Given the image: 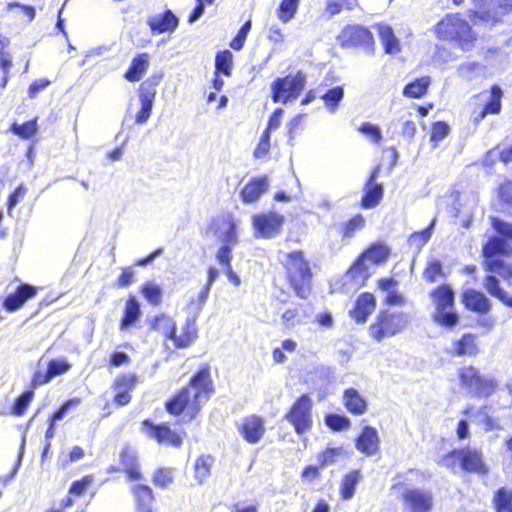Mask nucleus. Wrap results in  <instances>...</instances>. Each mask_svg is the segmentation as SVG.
<instances>
[{"instance_id": "50", "label": "nucleus", "mask_w": 512, "mask_h": 512, "mask_svg": "<svg viewBox=\"0 0 512 512\" xmlns=\"http://www.w3.org/2000/svg\"><path fill=\"white\" fill-rule=\"evenodd\" d=\"M217 262L223 267L225 274L227 275L229 281L235 286L240 285L239 276L233 271L232 268V259L233 256H229V251L227 249H222L219 253L215 255Z\"/></svg>"}, {"instance_id": "44", "label": "nucleus", "mask_w": 512, "mask_h": 512, "mask_svg": "<svg viewBox=\"0 0 512 512\" xmlns=\"http://www.w3.org/2000/svg\"><path fill=\"white\" fill-rule=\"evenodd\" d=\"M365 260H369L373 264L379 265L385 263L390 256L389 247L380 242L371 244L363 253L360 254Z\"/></svg>"}, {"instance_id": "16", "label": "nucleus", "mask_w": 512, "mask_h": 512, "mask_svg": "<svg viewBox=\"0 0 512 512\" xmlns=\"http://www.w3.org/2000/svg\"><path fill=\"white\" fill-rule=\"evenodd\" d=\"M138 383L135 373H120L112 382V389L115 392L112 402L118 407L127 406L131 400V393Z\"/></svg>"}, {"instance_id": "1", "label": "nucleus", "mask_w": 512, "mask_h": 512, "mask_svg": "<svg viewBox=\"0 0 512 512\" xmlns=\"http://www.w3.org/2000/svg\"><path fill=\"white\" fill-rule=\"evenodd\" d=\"M490 225L496 234L489 236L481 247L482 267L488 273L483 279V287L489 295L512 308V295L501 288L497 278L499 276L508 283L512 280V263L507 261L512 256V223L491 216Z\"/></svg>"}, {"instance_id": "18", "label": "nucleus", "mask_w": 512, "mask_h": 512, "mask_svg": "<svg viewBox=\"0 0 512 512\" xmlns=\"http://www.w3.org/2000/svg\"><path fill=\"white\" fill-rule=\"evenodd\" d=\"M119 463L121 468H114V471H122L130 481H140L143 479L138 453L130 444L122 446L119 452Z\"/></svg>"}, {"instance_id": "46", "label": "nucleus", "mask_w": 512, "mask_h": 512, "mask_svg": "<svg viewBox=\"0 0 512 512\" xmlns=\"http://www.w3.org/2000/svg\"><path fill=\"white\" fill-rule=\"evenodd\" d=\"M175 479V469L167 466L156 468L152 475V483L160 489H166L173 484Z\"/></svg>"}, {"instance_id": "34", "label": "nucleus", "mask_w": 512, "mask_h": 512, "mask_svg": "<svg viewBox=\"0 0 512 512\" xmlns=\"http://www.w3.org/2000/svg\"><path fill=\"white\" fill-rule=\"evenodd\" d=\"M10 40L8 37L0 33V70L2 78L0 81V89H4L10 80V70L13 66V57L9 51Z\"/></svg>"}, {"instance_id": "36", "label": "nucleus", "mask_w": 512, "mask_h": 512, "mask_svg": "<svg viewBox=\"0 0 512 512\" xmlns=\"http://www.w3.org/2000/svg\"><path fill=\"white\" fill-rule=\"evenodd\" d=\"M366 226L365 217L360 214H354L346 221L338 226V234L342 241H346L355 237V235L363 230Z\"/></svg>"}, {"instance_id": "59", "label": "nucleus", "mask_w": 512, "mask_h": 512, "mask_svg": "<svg viewBox=\"0 0 512 512\" xmlns=\"http://www.w3.org/2000/svg\"><path fill=\"white\" fill-rule=\"evenodd\" d=\"M341 452L342 449L340 447H328L321 451L317 456L319 467L325 468L326 466L333 464L340 456Z\"/></svg>"}, {"instance_id": "61", "label": "nucleus", "mask_w": 512, "mask_h": 512, "mask_svg": "<svg viewBox=\"0 0 512 512\" xmlns=\"http://www.w3.org/2000/svg\"><path fill=\"white\" fill-rule=\"evenodd\" d=\"M450 132L449 125L444 121H436L431 125L430 141L438 143L442 141Z\"/></svg>"}, {"instance_id": "9", "label": "nucleus", "mask_w": 512, "mask_h": 512, "mask_svg": "<svg viewBox=\"0 0 512 512\" xmlns=\"http://www.w3.org/2000/svg\"><path fill=\"white\" fill-rule=\"evenodd\" d=\"M409 317L400 311L382 309L368 328L369 335L375 341L393 337L401 333L408 325Z\"/></svg>"}, {"instance_id": "23", "label": "nucleus", "mask_w": 512, "mask_h": 512, "mask_svg": "<svg viewBox=\"0 0 512 512\" xmlns=\"http://www.w3.org/2000/svg\"><path fill=\"white\" fill-rule=\"evenodd\" d=\"M39 288L28 283H20L16 290L8 294L2 302L3 308L8 312L20 309L28 300L34 298Z\"/></svg>"}, {"instance_id": "27", "label": "nucleus", "mask_w": 512, "mask_h": 512, "mask_svg": "<svg viewBox=\"0 0 512 512\" xmlns=\"http://www.w3.org/2000/svg\"><path fill=\"white\" fill-rule=\"evenodd\" d=\"M178 24L177 16L170 9L152 15L147 19V25L153 34L171 33L176 30Z\"/></svg>"}, {"instance_id": "51", "label": "nucleus", "mask_w": 512, "mask_h": 512, "mask_svg": "<svg viewBox=\"0 0 512 512\" xmlns=\"http://www.w3.org/2000/svg\"><path fill=\"white\" fill-rule=\"evenodd\" d=\"M222 243L216 253H219L224 248L229 251V256H233L232 248L238 243V237L236 223L232 216L228 217V228L223 235Z\"/></svg>"}, {"instance_id": "49", "label": "nucleus", "mask_w": 512, "mask_h": 512, "mask_svg": "<svg viewBox=\"0 0 512 512\" xmlns=\"http://www.w3.org/2000/svg\"><path fill=\"white\" fill-rule=\"evenodd\" d=\"M34 398V389L29 386V389L22 392L13 402L10 407V414L12 416H23Z\"/></svg>"}, {"instance_id": "25", "label": "nucleus", "mask_w": 512, "mask_h": 512, "mask_svg": "<svg viewBox=\"0 0 512 512\" xmlns=\"http://www.w3.org/2000/svg\"><path fill=\"white\" fill-rule=\"evenodd\" d=\"M511 11L512 0H497L495 12H491L489 10L479 12L471 9L468 11L467 15L473 24H477L478 22H484L494 25L499 21L500 16L506 15Z\"/></svg>"}, {"instance_id": "57", "label": "nucleus", "mask_w": 512, "mask_h": 512, "mask_svg": "<svg viewBox=\"0 0 512 512\" xmlns=\"http://www.w3.org/2000/svg\"><path fill=\"white\" fill-rule=\"evenodd\" d=\"M250 30L251 20H247L242 24L236 35L231 39L229 46L235 51L241 50L245 45Z\"/></svg>"}, {"instance_id": "17", "label": "nucleus", "mask_w": 512, "mask_h": 512, "mask_svg": "<svg viewBox=\"0 0 512 512\" xmlns=\"http://www.w3.org/2000/svg\"><path fill=\"white\" fill-rule=\"evenodd\" d=\"M478 335L472 332L463 333L452 341L447 354L453 358H476L480 354Z\"/></svg>"}, {"instance_id": "7", "label": "nucleus", "mask_w": 512, "mask_h": 512, "mask_svg": "<svg viewBox=\"0 0 512 512\" xmlns=\"http://www.w3.org/2000/svg\"><path fill=\"white\" fill-rule=\"evenodd\" d=\"M434 307L431 318L434 323L444 328H453L460 322L459 313L455 309V292L451 285L440 284L429 292Z\"/></svg>"}, {"instance_id": "53", "label": "nucleus", "mask_w": 512, "mask_h": 512, "mask_svg": "<svg viewBox=\"0 0 512 512\" xmlns=\"http://www.w3.org/2000/svg\"><path fill=\"white\" fill-rule=\"evenodd\" d=\"M299 2L300 0H281L277 9L279 20L283 23H287L294 18L299 7Z\"/></svg>"}, {"instance_id": "5", "label": "nucleus", "mask_w": 512, "mask_h": 512, "mask_svg": "<svg viewBox=\"0 0 512 512\" xmlns=\"http://www.w3.org/2000/svg\"><path fill=\"white\" fill-rule=\"evenodd\" d=\"M438 464L453 473L460 470L465 473L485 476L489 472L482 451L469 446L450 450L440 458Z\"/></svg>"}, {"instance_id": "4", "label": "nucleus", "mask_w": 512, "mask_h": 512, "mask_svg": "<svg viewBox=\"0 0 512 512\" xmlns=\"http://www.w3.org/2000/svg\"><path fill=\"white\" fill-rule=\"evenodd\" d=\"M286 283L300 299H307L313 290V270L302 249L287 252L281 261Z\"/></svg>"}, {"instance_id": "10", "label": "nucleus", "mask_w": 512, "mask_h": 512, "mask_svg": "<svg viewBox=\"0 0 512 512\" xmlns=\"http://www.w3.org/2000/svg\"><path fill=\"white\" fill-rule=\"evenodd\" d=\"M284 419L298 435L310 432L313 428V401L308 394H301L284 414Z\"/></svg>"}, {"instance_id": "48", "label": "nucleus", "mask_w": 512, "mask_h": 512, "mask_svg": "<svg viewBox=\"0 0 512 512\" xmlns=\"http://www.w3.org/2000/svg\"><path fill=\"white\" fill-rule=\"evenodd\" d=\"M233 70V54L230 50L224 49L218 51L215 55V72L214 74H223L231 76Z\"/></svg>"}, {"instance_id": "15", "label": "nucleus", "mask_w": 512, "mask_h": 512, "mask_svg": "<svg viewBox=\"0 0 512 512\" xmlns=\"http://www.w3.org/2000/svg\"><path fill=\"white\" fill-rule=\"evenodd\" d=\"M488 93V99L482 107L479 109L474 108L473 122L479 123L488 115H498L502 110V98L503 90L498 84H493L488 91H482L472 97L473 100H477L481 95Z\"/></svg>"}, {"instance_id": "56", "label": "nucleus", "mask_w": 512, "mask_h": 512, "mask_svg": "<svg viewBox=\"0 0 512 512\" xmlns=\"http://www.w3.org/2000/svg\"><path fill=\"white\" fill-rule=\"evenodd\" d=\"M496 195L501 205L512 207V180L502 181L496 189Z\"/></svg>"}, {"instance_id": "31", "label": "nucleus", "mask_w": 512, "mask_h": 512, "mask_svg": "<svg viewBox=\"0 0 512 512\" xmlns=\"http://www.w3.org/2000/svg\"><path fill=\"white\" fill-rule=\"evenodd\" d=\"M343 405L348 413L353 416H361L368 411V402L355 388H347L343 391Z\"/></svg>"}, {"instance_id": "24", "label": "nucleus", "mask_w": 512, "mask_h": 512, "mask_svg": "<svg viewBox=\"0 0 512 512\" xmlns=\"http://www.w3.org/2000/svg\"><path fill=\"white\" fill-rule=\"evenodd\" d=\"M376 305V298L371 292H362L357 296L349 316L355 323L364 324L374 312Z\"/></svg>"}, {"instance_id": "38", "label": "nucleus", "mask_w": 512, "mask_h": 512, "mask_svg": "<svg viewBox=\"0 0 512 512\" xmlns=\"http://www.w3.org/2000/svg\"><path fill=\"white\" fill-rule=\"evenodd\" d=\"M363 256L359 255L346 271V277L350 282L359 287L365 286L370 276Z\"/></svg>"}, {"instance_id": "6", "label": "nucleus", "mask_w": 512, "mask_h": 512, "mask_svg": "<svg viewBox=\"0 0 512 512\" xmlns=\"http://www.w3.org/2000/svg\"><path fill=\"white\" fill-rule=\"evenodd\" d=\"M150 329L160 333L166 341H171L175 349L189 347L198 335L195 319H187L178 332L176 322L166 314L154 316Z\"/></svg>"}, {"instance_id": "60", "label": "nucleus", "mask_w": 512, "mask_h": 512, "mask_svg": "<svg viewBox=\"0 0 512 512\" xmlns=\"http://www.w3.org/2000/svg\"><path fill=\"white\" fill-rule=\"evenodd\" d=\"M343 95V88L340 86H335L323 94L322 99L324 100V103L327 107L335 109L343 98Z\"/></svg>"}, {"instance_id": "54", "label": "nucleus", "mask_w": 512, "mask_h": 512, "mask_svg": "<svg viewBox=\"0 0 512 512\" xmlns=\"http://www.w3.org/2000/svg\"><path fill=\"white\" fill-rule=\"evenodd\" d=\"M140 291L150 305L158 306L162 302V290L158 285L145 282Z\"/></svg>"}, {"instance_id": "19", "label": "nucleus", "mask_w": 512, "mask_h": 512, "mask_svg": "<svg viewBox=\"0 0 512 512\" xmlns=\"http://www.w3.org/2000/svg\"><path fill=\"white\" fill-rule=\"evenodd\" d=\"M401 500L409 512H430L433 507L432 494L418 488L406 489Z\"/></svg>"}, {"instance_id": "26", "label": "nucleus", "mask_w": 512, "mask_h": 512, "mask_svg": "<svg viewBox=\"0 0 512 512\" xmlns=\"http://www.w3.org/2000/svg\"><path fill=\"white\" fill-rule=\"evenodd\" d=\"M269 187V180L266 175L252 177L240 190L239 196L243 203L251 204L256 202Z\"/></svg>"}, {"instance_id": "2", "label": "nucleus", "mask_w": 512, "mask_h": 512, "mask_svg": "<svg viewBox=\"0 0 512 512\" xmlns=\"http://www.w3.org/2000/svg\"><path fill=\"white\" fill-rule=\"evenodd\" d=\"M215 393L211 366L204 363L191 375L188 382L175 390L165 401L164 409L182 423L196 420L206 403Z\"/></svg>"}, {"instance_id": "12", "label": "nucleus", "mask_w": 512, "mask_h": 512, "mask_svg": "<svg viewBox=\"0 0 512 512\" xmlns=\"http://www.w3.org/2000/svg\"><path fill=\"white\" fill-rule=\"evenodd\" d=\"M141 429L147 438L155 441L158 445L175 449L182 447L186 437L185 431L173 429L169 422L154 423L150 419H145L141 422Z\"/></svg>"}, {"instance_id": "52", "label": "nucleus", "mask_w": 512, "mask_h": 512, "mask_svg": "<svg viewBox=\"0 0 512 512\" xmlns=\"http://www.w3.org/2000/svg\"><path fill=\"white\" fill-rule=\"evenodd\" d=\"M324 421L326 426L334 432L348 430L351 427V421L345 415L328 413L325 415Z\"/></svg>"}, {"instance_id": "8", "label": "nucleus", "mask_w": 512, "mask_h": 512, "mask_svg": "<svg viewBox=\"0 0 512 512\" xmlns=\"http://www.w3.org/2000/svg\"><path fill=\"white\" fill-rule=\"evenodd\" d=\"M459 386L472 393L477 398L492 396L498 387L497 381L484 375L480 368L473 364H467L457 369Z\"/></svg>"}, {"instance_id": "29", "label": "nucleus", "mask_w": 512, "mask_h": 512, "mask_svg": "<svg viewBox=\"0 0 512 512\" xmlns=\"http://www.w3.org/2000/svg\"><path fill=\"white\" fill-rule=\"evenodd\" d=\"M136 512H154L155 495L146 484H135L131 488Z\"/></svg>"}, {"instance_id": "30", "label": "nucleus", "mask_w": 512, "mask_h": 512, "mask_svg": "<svg viewBox=\"0 0 512 512\" xmlns=\"http://www.w3.org/2000/svg\"><path fill=\"white\" fill-rule=\"evenodd\" d=\"M379 437L374 427L364 426L355 440L356 448L366 456H372L379 451Z\"/></svg>"}, {"instance_id": "43", "label": "nucleus", "mask_w": 512, "mask_h": 512, "mask_svg": "<svg viewBox=\"0 0 512 512\" xmlns=\"http://www.w3.org/2000/svg\"><path fill=\"white\" fill-rule=\"evenodd\" d=\"M360 478L361 473L358 469L351 470L342 477L339 488V495L342 500H349L353 497Z\"/></svg>"}, {"instance_id": "64", "label": "nucleus", "mask_w": 512, "mask_h": 512, "mask_svg": "<svg viewBox=\"0 0 512 512\" xmlns=\"http://www.w3.org/2000/svg\"><path fill=\"white\" fill-rule=\"evenodd\" d=\"M270 137L268 132H263L260 136L258 144L253 151V156L257 159L264 158L270 150Z\"/></svg>"}, {"instance_id": "28", "label": "nucleus", "mask_w": 512, "mask_h": 512, "mask_svg": "<svg viewBox=\"0 0 512 512\" xmlns=\"http://www.w3.org/2000/svg\"><path fill=\"white\" fill-rule=\"evenodd\" d=\"M399 282L394 277H381L377 287L386 293L383 303L389 306H403L406 303L404 295L398 290Z\"/></svg>"}, {"instance_id": "47", "label": "nucleus", "mask_w": 512, "mask_h": 512, "mask_svg": "<svg viewBox=\"0 0 512 512\" xmlns=\"http://www.w3.org/2000/svg\"><path fill=\"white\" fill-rule=\"evenodd\" d=\"M38 117H34L33 119L26 121L24 123L13 122L10 125L9 130L16 136L21 139L29 140L31 139L38 131Z\"/></svg>"}, {"instance_id": "62", "label": "nucleus", "mask_w": 512, "mask_h": 512, "mask_svg": "<svg viewBox=\"0 0 512 512\" xmlns=\"http://www.w3.org/2000/svg\"><path fill=\"white\" fill-rule=\"evenodd\" d=\"M135 281V275L132 267H123L114 282V286L118 289L126 288L132 285Z\"/></svg>"}, {"instance_id": "33", "label": "nucleus", "mask_w": 512, "mask_h": 512, "mask_svg": "<svg viewBox=\"0 0 512 512\" xmlns=\"http://www.w3.org/2000/svg\"><path fill=\"white\" fill-rule=\"evenodd\" d=\"M383 50L386 54L396 55L401 52L400 40L396 37L393 28L385 23L375 24Z\"/></svg>"}, {"instance_id": "63", "label": "nucleus", "mask_w": 512, "mask_h": 512, "mask_svg": "<svg viewBox=\"0 0 512 512\" xmlns=\"http://www.w3.org/2000/svg\"><path fill=\"white\" fill-rule=\"evenodd\" d=\"M361 133L370 138L374 143H379L382 139V134L379 127L370 122H363L358 129Z\"/></svg>"}, {"instance_id": "14", "label": "nucleus", "mask_w": 512, "mask_h": 512, "mask_svg": "<svg viewBox=\"0 0 512 512\" xmlns=\"http://www.w3.org/2000/svg\"><path fill=\"white\" fill-rule=\"evenodd\" d=\"M251 220L255 236L268 239L281 232L285 217L275 211H268L254 214Z\"/></svg>"}, {"instance_id": "3", "label": "nucleus", "mask_w": 512, "mask_h": 512, "mask_svg": "<svg viewBox=\"0 0 512 512\" xmlns=\"http://www.w3.org/2000/svg\"><path fill=\"white\" fill-rule=\"evenodd\" d=\"M473 23L460 12L445 14L433 27L436 38L453 44L462 51L472 50L477 41L478 33L473 29Z\"/></svg>"}, {"instance_id": "35", "label": "nucleus", "mask_w": 512, "mask_h": 512, "mask_svg": "<svg viewBox=\"0 0 512 512\" xmlns=\"http://www.w3.org/2000/svg\"><path fill=\"white\" fill-rule=\"evenodd\" d=\"M383 195L384 187L381 183L365 182L359 205L362 209L375 208L382 201Z\"/></svg>"}, {"instance_id": "11", "label": "nucleus", "mask_w": 512, "mask_h": 512, "mask_svg": "<svg viewBox=\"0 0 512 512\" xmlns=\"http://www.w3.org/2000/svg\"><path fill=\"white\" fill-rule=\"evenodd\" d=\"M306 85V75L302 71L277 77L271 83V99L274 103H287L299 97Z\"/></svg>"}, {"instance_id": "13", "label": "nucleus", "mask_w": 512, "mask_h": 512, "mask_svg": "<svg viewBox=\"0 0 512 512\" xmlns=\"http://www.w3.org/2000/svg\"><path fill=\"white\" fill-rule=\"evenodd\" d=\"M336 39L341 48H363L370 54H374L376 49L373 33L359 24L345 25Z\"/></svg>"}, {"instance_id": "40", "label": "nucleus", "mask_w": 512, "mask_h": 512, "mask_svg": "<svg viewBox=\"0 0 512 512\" xmlns=\"http://www.w3.org/2000/svg\"><path fill=\"white\" fill-rule=\"evenodd\" d=\"M430 84V76H421L407 83L404 86L402 93L405 97L412 99H420L427 94Z\"/></svg>"}, {"instance_id": "55", "label": "nucleus", "mask_w": 512, "mask_h": 512, "mask_svg": "<svg viewBox=\"0 0 512 512\" xmlns=\"http://www.w3.org/2000/svg\"><path fill=\"white\" fill-rule=\"evenodd\" d=\"M422 276L423 279L430 284L435 283L440 278H444L445 274L441 262L439 260L428 262L423 270Z\"/></svg>"}, {"instance_id": "37", "label": "nucleus", "mask_w": 512, "mask_h": 512, "mask_svg": "<svg viewBox=\"0 0 512 512\" xmlns=\"http://www.w3.org/2000/svg\"><path fill=\"white\" fill-rule=\"evenodd\" d=\"M80 404L81 399L79 397L70 398L64 401L53 413L48 416V428L45 432L46 439H50L54 436L56 422L62 420L69 409L77 407Z\"/></svg>"}, {"instance_id": "21", "label": "nucleus", "mask_w": 512, "mask_h": 512, "mask_svg": "<svg viewBox=\"0 0 512 512\" xmlns=\"http://www.w3.org/2000/svg\"><path fill=\"white\" fill-rule=\"evenodd\" d=\"M72 365L64 358L51 359L47 363L46 371L34 372L30 381V387L36 389L49 383L54 377L63 375L71 369Z\"/></svg>"}, {"instance_id": "22", "label": "nucleus", "mask_w": 512, "mask_h": 512, "mask_svg": "<svg viewBox=\"0 0 512 512\" xmlns=\"http://www.w3.org/2000/svg\"><path fill=\"white\" fill-rule=\"evenodd\" d=\"M238 431L247 443L256 444L265 434V421L258 415H248L242 419Z\"/></svg>"}, {"instance_id": "32", "label": "nucleus", "mask_w": 512, "mask_h": 512, "mask_svg": "<svg viewBox=\"0 0 512 512\" xmlns=\"http://www.w3.org/2000/svg\"><path fill=\"white\" fill-rule=\"evenodd\" d=\"M151 55L147 52L135 55L128 69L124 73V78L129 82H138L149 68Z\"/></svg>"}, {"instance_id": "45", "label": "nucleus", "mask_w": 512, "mask_h": 512, "mask_svg": "<svg viewBox=\"0 0 512 512\" xmlns=\"http://www.w3.org/2000/svg\"><path fill=\"white\" fill-rule=\"evenodd\" d=\"M492 504L495 512H512V490L506 487L497 489Z\"/></svg>"}, {"instance_id": "39", "label": "nucleus", "mask_w": 512, "mask_h": 512, "mask_svg": "<svg viewBox=\"0 0 512 512\" xmlns=\"http://www.w3.org/2000/svg\"><path fill=\"white\" fill-rule=\"evenodd\" d=\"M141 310L137 299L134 296H128L125 301L123 315L119 322L121 330L127 329L133 325L140 317Z\"/></svg>"}, {"instance_id": "20", "label": "nucleus", "mask_w": 512, "mask_h": 512, "mask_svg": "<svg viewBox=\"0 0 512 512\" xmlns=\"http://www.w3.org/2000/svg\"><path fill=\"white\" fill-rule=\"evenodd\" d=\"M461 302L464 308L478 316H486L492 310L491 300L480 290L469 288L462 292Z\"/></svg>"}, {"instance_id": "58", "label": "nucleus", "mask_w": 512, "mask_h": 512, "mask_svg": "<svg viewBox=\"0 0 512 512\" xmlns=\"http://www.w3.org/2000/svg\"><path fill=\"white\" fill-rule=\"evenodd\" d=\"M93 481V475H85L81 479L73 481L69 487L68 494L74 497H80L84 495Z\"/></svg>"}, {"instance_id": "42", "label": "nucleus", "mask_w": 512, "mask_h": 512, "mask_svg": "<svg viewBox=\"0 0 512 512\" xmlns=\"http://www.w3.org/2000/svg\"><path fill=\"white\" fill-rule=\"evenodd\" d=\"M161 79V74H153L140 84L138 89L140 102L154 103L157 87Z\"/></svg>"}, {"instance_id": "41", "label": "nucleus", "mask_w": 512, "mask_h": 512, "mask_svg": "<svg viewBox=\"0 0 512 512\" xmlns=\"http://www.w3.org/2000/svg\"><path fill=\"white\" fill-rule=\"evenodd\" d=\"M214 465V457L210 454L199 455L194 463V477L198 484L202 485L211 476Z\"/></svg>"}]
</instances>
